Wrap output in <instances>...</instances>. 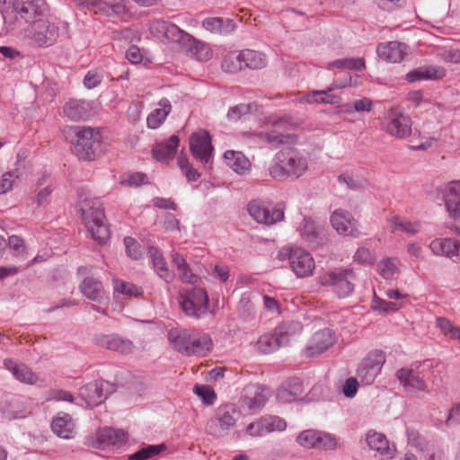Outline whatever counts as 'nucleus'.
Wrapping results in <instances>:
<instances>
[{"label":"nucleus","mask_w":460,"mask_h":460,"mask_svg":"<svg viewBox=\"0 0 460 460\" xmlns=\"http://www.w3.org/2000/svg\"><path fill=\"white\" fill-rule=\"evenodd\" d=\"M241 411L235 404L226 403L216 409L214 416L206 425L207 432L215 438H223L235 426Z\"/></svg>","instance_id":"obj_6"},{"label":"nucleus","mask_w":460,"mask_h":460,"mask_svg":"<svg viewBox=\"0 0 460 460\" xmlns=\"http://www.w3.org/2000/svg\"><path fill=\"white\" fill-rule=\"evenodd\" d=\"M66 134V137H74L71 143L74 153L79 159L91 161L95 158L102 139L98 129L91 127H71Z\"/></svg>","instance_id":"obj_4"},{"label":"nucleus","mask_w":460,"mask_h":460,"mask_svg":"<svg viewBox=\"0 0 460 460\" xmlns=\"http://www.w3.org/2000/svg\"><path fill=\"white\" fill-rule=\"evenodd\" d=\"M112 392V385L102 380L94 381L82 386L79 390V394L87 405L97 406Z\"/></svg>","instance_id":"obj_14"},{"label":"nucleus","mask_w":460,"mask_h":460,"mask_svg":"<svg viewBox=\"0 0 460 460\" xmlns=\"http://www.w3.org/2000/svg\"><path fill=\"white\" fill-rule=\"evenodd\" d=\"M150 253L154 269L158 276L161 279H164L166 282H170L172 280V276L169 273L167 263L161 252L156 248L151 247Z\"/></svg>","instance_id":"obj_40"},{"label":"nucleus","mask_w":460,"mask_h":460,"mask_svg":"<svg viewBox=\"0 0 460 460\" xmlns=\"http://www.w3.org/2000/svg\"><path fill=\"white\" fill-rule=\"evenodd\" d=\"M332 227L342 235L357 237L359 235L358 223L350 213L336 209L331 216Z\"/></svg>","instance_id":"obj_19"},{"label":"nucleus","mask_w":460,"mask_h":460,"mask_svg":"<svg viewBox=\"0 0 460 460\" xmlns=\"http://www.w3.org/2000/svg\"><path fill=\"white\" fill-rule=\"evenodd\" d=\"M338 181L341 184H345L348 189L352 190H361L366 186L367 183L365 179L348 173L340 174L338 176Z\"/></svg>","instance_id":"obj_48"},{"label":"nucleus","mask_w":460,"mask_h":460,"mask_svg":"<svg viewBox=\"0 0 460 460\" xmlns=\"http://www.w3.org/2000/svg\"><path fill=\"white\" fill-rule=\"evenodd\" d=\"M150 30L157 36H163L172 42L179 43L187 48L199 60H208L212 57V52L206 44L198 41L190 34L172 22L160 20L154 21L150 24Z\"/></svg>","instance_id":"obj_2"},{"label":"nucleus","mask_w":460,"mask_h":460,"mask_svg":"<svg viewBox=\"0 0 460 460\" xmlns=\"http://www.w3.org/2000/svg\"><path fill=\"white\" fill-rule=\"evenodd\" d=\"M445 204L451 218L456 219L460 217V198H445Z\"/></svg>","instance_id":"obj_58"},{"label":"nucleus","mask_w":460,"mask_h":460,"mask_svg":"<svg viewBox=\"0 0 460 460\" xmlns=\"http://www.w3.org/2000/svg\"><path fill=\"white\" fill-rule=\"evenodd\" d=\"M63 113L73 121L86 119L92 115L91 103L84 100L71 99L65 103Z\"/></svg>","instance_id":"obj_26"},{"label":"nucleus","mask_w":460,"mask_h":460,"mask_svg":"<svg viewBox=\"0 0 460 460\" xmlns=\"http://www.w3.org/2000/svg\"><path fill=\"white\" fill-rule=\"evenodd\" d=\"M83 221L92 237L99 243H105L110 238V231L104 223L103 208L98 199L81 201Z\"/></svg>","instance_id":"obj_5"},{"label":"nucleus","mask_w":460,"mask_h":460,"mask_svg":"<svg viewBox=\"0 0 460 460\" xmlns=\"http://www.w3.org/2000/svg\"><path fill=\"white\" fill-rule=\"evenodd\" d=\"M202 25L207 31L220 34H229L235 30V22L228 18H206L203 21Z\"/></svg>","instance_id":"obj_34"},{"label":"nucleus","mask_w":460,"mask_h":460,"mask_svg":"<svg viewBox=\"0 0 460 460\" xmlns=\"http://www.w3.org/2000/svg\"><path fill=\"white\" fill-rule=\"evenodd\" d=\"M168 339L177 351L187 356H206L213 346L208 334L195 330L172 329Z\"/></svg>","instance_id":"obj_3"},{"label":"nucleus","mask_w":460,"mask_h":460,"mask_svg":"<svg viewBox=\"0 0 460 460\" xmlns=\"http://www.w3.org/2000/svg\"><path fill=\"white\" fill-rule=\"evenodd\" d=\"M356 276L352 270L336 269L319 277L318 282L323 286H330L339 297H347L354 290Z\"/></svg>","instance_id":"obj_9"},{"label":"nucleus","mask_w":460,"mask_h":460,"mask_svg":"<svg viewBox=\"0 0 460 460\" xmlns=\"http://www.w3.org/2000/svg\"><path fill=\"white\" fill-rule=\"evenodd\" d=\"M389 222L393 231H402L411 235L418 234L420 229V223L411 222L400 217H392Z\"/></svg>","instance_id":"obj_42"},{"label":"nucleus","mask_w":460,"mask_h":460,"mask_svg":"<svg viewBox=\"0 0 460 460\" xmlns=\"http://www.w3.org/2000/svg\"><path fill=\"white\" fill-rule=\"evenodd\" d=\"M406 435H407V440L408 444L411 447H413L417 448L420 451H423L427 448V441L423 437L420 436L418 430H416L413 428L407 427L406 429Z\"/></svg>","instance_id":"obj_51"},{"label":"nucleus","mask_w":460,"mask_h":460,"mask_svg":"<svg viewBox=\"0 0 460 460\" xmlns=\"http://www.w3.org/2000/svg\"><path fill=\"white\" fill-rule=\"evenodd\" d=\"M46 10L45 0H15L13 4V11L28 23L40 19Z\"/></svg>","instance_id":"obj_18"},{"label":"nucleus","mask_w":460,"mask_h":460,"mask_svg":"<svg viewBox=\"0 0 460 460\" xmlns=\"http://www.w3.org/2000/svg\"><path fill=\"white\" fill-rule=\"evenodd\" d=\"M224 158L226 165L238 174H244L250 170L251 163L242 152L227 150Z\"/></svg>","instance_id":"obj_32"},{"label":"nucleus","mask_w":460,"mask_h":460,"mask_svg":"<svg viewBox=\"0 0 460 460\" xmlns=\"http://www.w3.org/2000/svg\"><path fill=\"white\" fill-rule=\"evenodd\" d=\"M4 366L17 380L21 382L33 385L38 380L37 376L30 367L23 364H17L12 358H5L4 360Z\"/></svg>","instance_id":"obj_30"},{"label":"nucleus","mask_w":460,"mask_h":460,"mask_svg":"<svg viewBox=\"0 0 460 460\" xmlns=\"http://www.w3.org/2000/svg\"><path fill=\"white\" fill-rule=\"evenodd\" d=\"M432 253L436 256L451 258L454 256L453 250L455 240L452 238H436L429 245Z\"/></svg>","instance_id":"obj_37"},{"label":"nucleus","mask_w":460,"mask_h":460,"mask_svg":"<svg viewBox=\"0 0 460 460\" xmlns=\"http://www.w3.org/2000/svg\"><path fill=\"white\" fill-rule=\"evenodd\" d=\"M460 422V405H454L450 411H448V416L445 421V424L447 428H451L456 426Z\"/></svg>","instance_id":"obj_61"},{"label":"nucleus","mask_w":460,"mask_h":460,"mask_svg":"<svg viewBox=\"0 0 460 460\" xmlns=\"http://www.w3.org/2000/svg\"><path fill=\"white\" fill-rule=\"evenodd\" d=\"M246 433L251 437H261L265 435L263 430V425L261 422V419H258L257 420L250 423L246 427Z\"/></svg>","instance_id":"obj_62"},{"label":"nucleus","mask_w":460,"mask_h":460,"mask_svg":"<svg viewBox=\"0 0 460 460\" xmlns=\"http://www.w3.org/2000/svg\"><path fill=\"white\" fill-rule=\"evenodd\" d=\"M271 127L278 130L284 131L285 133H289L290 130L296 127V124L294 123L290 118L283 117L273 120L271 122Z\"/></svg>","instance_id":"obj_59"},{"label":"nucleus","mask_w":460,"mask_h":460,"mask_svg":"<svg viewBox=\"0 0 460 460\" xmlns=\"http://www.w3.org/2000/svg\"><path fill=\"white\" fill-rule=\"evenodd\" d=\"M93 342L102 348L119 352L123 355L132 353L135 346L133 342L119 334H96Z\"/></svg>","instance_id":"obj_20"},{"label":"nucleus","mask_w":460,"mask_h":460,"mask_svg":"<svg viewBox=\"0 0 460 460\" xmlns=\"http://www.w3.org/2000/svg\"><path fill=\"white\" fill-rule=\"evenodd\" d=\"M86 439L87 445L97 449L119 448L127 443L128 434L123 429L104 427Z\"/></svg>","instance_id":"obj_12"},{"label":"nucleus","mask_w":460,"mask_h":460,"mask_svg":"<svg viewBox=\"0 0 460 460\" xmlns=\"http://www.w3.org/2000/svg\"><path fill=\"white\" fill-rule=\"evenodd\" d=\"M439 56L445 62L460 63V49H447L440 53Z\"/></svg>","instance_id":"obj_64"},{"label":"nucleus","mask_w":460,"mask_h":460,"mask_svg":"<svg viewBox=\"0 0 460 460\" xmlns=\"http://www.w3.org/2000/svg\"><path fill=\"white\" fill-rule=\"evenodd\" d=\"M408 46L400 41H387L377 45L378 57L389 63H399L407 55Z\"/></svg>","instance_id":"obj_21"},{"label":"nucleus","mask_w":460,"mask_h":460,"mask_svg":"<svg viewBox=\"0 0 460 460\" xmlns=\"http://www.w3.org/2000/svg\"><path fill=\"white\" fill-rule=\"evenodd\" d=\"M397 264L396 258H385L377 264L378 272L384 279H390L398 271Z\"/></svg>","instance_id":"obj_46"},{"label":"nucleus","mask_w":460,"mask_h":460,"mask_svg":"<svg viewBox=\"0 0 460 460\" xmlns=\"http://www.w3.org/2000/svg\"><path fill=\"white\" fill-rule=\"evenodd\" d=\"M374 310L380 311L385 314L394 313L399 309V305L394 302L385 301L381 298H375L373 300Z\"/></svg>","instance_id":"obj_54"},{"label":"nucleus","mask_w":460,"mask_h":460,"mask_svg":"<svg viewBox=\"0 0 460 460\" xmlns=\"http://www.w3.org/2000/svg\"><path fill=\"white\" fill-rule=\"evenodd\" d=\"M396 377L404 389L408 392H427L428 386L420 373L411 368H400L396 372Z\"/></svg>","instance_id":"obj_25"},{"label":"nucleus","mask_w":460,"mask_h":460,"mask_svg":"<svg viewBox=\"0 0 460 460\" xmlns=\"http://www.w3.org/2000/svg\"><path fill=\"white\" fill-rule=\"evenodd\" d=\"M222 68L227 73H236L243 69V60H241L240 53H232L226 56L222 61Z\"/></svg>","instance_id":"obj_47"},{"label":"nucleus","mask_w":460,"mask_h":460,"mask_svg":"<svg viewBox=\"0 0 460 460\" xmlns=\"http://www.w3.org/2000/svg\"><path fill=\"white\" fill-rule=\"evenodd\" d=\"M336 67L339 69H349L353 71H360L365 68V60L362 58H347L336 59L328 64V68Z\"/></svg>","instance_id":"obj_43"},{"label":"nucleus","mask_w":460,"mask_h":460,"mask_svg":"<svg viewBox=\"0 0 460 460\" xmlns=\"http://www.w3.org/2000/svg\"><path fill=\"white\" fill-rule=\"evenodd\" d=\"M358 388V382L354 377H349L345 381V384L342 387V392L344 395L348 398H353Z\"/></svg>","instance_id":"obj_60"},{"label":"nucleus","mask_w":460,"mask_h":460,"mask_svg":"<svg viewBox=\"0 0 460 460\" xmlns=\"http://www.w3.org/2000/svg\"><path fill=\"white\" fill-rule=\"evenodd\" d=\"M179 142V137L173 135L167 141L156 144L152 149L154 158L161 162L172 159L176 153Z\"/></svg>","instance_id":"obj_31"},{"label":"nucleus","mask_w":460,"mask_h":460,"mask_svg":"<svg viewBox=\"0 0 460 460\" xmlns=\"http://www.w3.org/2000/svg\"><path fill=\"white\" fill-rule=\"evenodd\" d=\"M354 261H358V263H371L373 261V256L371 252L365 248L360 247L357 250L355 255H354Z\"/></svg>","instance_id":"obj_63"},{"label":"nucleus","mask_w":460,"mask_h":460,"mask_svg":"<svg viewBox=\"0 0 460 460\" xmlns=\"http://www.w3.org/2000/svg\"><path fill=\"white\" fill-rule=\"evenodd\" d=\"M296 101L300 103L306 104H332V105H340L341 103V98L326 92V90H314L303 95L299 98H296Z\"/></svg>","instance_id":"obj_29"},{"label":"nucleus","mask_w":460,"mask_h":460,"mask_svg":"<svg viewBox=\"0 0 460 460\" xmlns=\"http://www.w3.org/2000/svg\"><path fill=\"white\" fill-rule=\"evenodd\" d=\"M190 148L192 155L203 164L210 162L213 146L211 137L208 131L199 130L193 133L190 137Z\"/></svg>","instance_id":"obj_16"},{"label":"nucleus","mask_w":460,"mask_h":460,"mask_svg":"<svg viewBox=\"0 0 460 460\" xmlns=\"http://www.w3.org/2000/svg\"><path fill=\"white\" fill-rule=\"evenodd\" d=\"M308 169V161L305 155L293 147L279 150L274 156L268 171L274 180L298 179Z\"/></svg>","instance_id":"obj_1"},{"label":"nucleus","mask_w":460,"mask_h":460,"mask_svg":"<svg viewBox=\"0 0 460 460\" xmlns=\"http://www.w3.org/2000/svg\"><path fill=\"white\" fill-rule=\"evenodd\" d=\"M80 290L85 297L98 304L102 305L109 302V296L102 281L97 279L85 278L80 285Z\"/></svg>","instance_id":"obj_24"},{"label":"nucleus","mask_w":460,"mask_h":460,"mask_svg":"<svg viewBox=\"0 0 460 460\" xmlns=\"http://www.w3.org/2000/svg\"><path fill=\"white\" fill-rule=\"evenodd\" d=\"M299 231L304 241L312 248L320 246L325 240L323 228L310 217H304Z\"/></svg>","instance_id":"obj_23"},{"label":"nucleus","mask_w":460,"mask_h":460,"mask_svg":"<svg viewBox=\"0 0 460 460\" xmlns=\"http://www.w3.org/2000/svg\"><path fill=\"white\" fill-rule=\"evenodd\" d=\"M296 442L307 448L333 449L336 447V439L328 433L308 429L301 432Z\"/></svg>","instance_id":"obj_15"},{"label":"nucleus","mask_w":460,"mask_h":460,"mask_svg":"<svg viewBox=\"0 0 460 460\" xmlns=\"http://www.w3.org/2000/svg\"><path fill=\"white\" fill-rule=\"evenodd\" d=\"M59 36L58 26L44 19H38L23 30V40L30 45L46 48L53 45Z\"/></svg>","instance_id":"obj_7"},{"label":"nucleus","mask_w":460,"mask_h":460,"mask_svg":"<svg viewBox=\"0 0 460 460\" xmlns=\"http://www.w3.org/2000/svg\"><path fill=\"white\" fill-rule=\"evenodd\" d=\"M103 79V75L96 71V70H89L84 78V85L87 89H93L100 85Z\"/></svg>","instance_id":"obj_57"},{"label":"nucleus","mask_w":460,"mask_h":460,"mask_svg":"<svg viewBox=\"0 0 460 460\" xmlns=\"http://www.w3.org/2000/svg\"><path fill=\"white\" fill-rule=\"evenodd\" d=\"M382 128L389 136L403 139L411 134V119L402 109L392 107L385 113Z\"/></svg>","instance_id":"obj_11"},{"label":"nucleus","mask_w":460,"mask_h":460,"mask_svg":"<svg viewBox=\"0 0 460 460\" xmlns=\"http://www.w3.org/2000/svg\"><path fill=\"white\" fill-rule=\"evenodd\" d=\"M124 243L126 246L127 254L130 258H132L134 260H137L141 257L142 252H141L140 245L137 243V242L134 238L129 237V236L125 237Z\"/></svg>","instance_id":"obj_56"},{"label":"nucleus","mask_w":460,"mask_h":460,"mask_svg":"<svg viewBox=\"0 0 460 460\" xmlns=\"http://www.w3.org/2000/svg\"><path fill=\"white\" fill-rule=\"evenodd\" d=\"M335 341V333L331 329L324 328L312 336L304 353L307 358L318 356L332 347Z\"/></svg>","instance_id":"obj_17"},{"label":"nucleus","mask_w":460,"mask_h":460,"mask_svg":"<svg viewBox=\"0 0 460 460\" xmlns=\"http://www.w3.org/2000/svg\"><path fill=\"white\" fill-rule=\"evenodd\" d=\"M180 304L184 314L190 317L199 319L208 310V296L203 288H193L181 292Z\"/></svg>","instance_id":"obj_10"},{"label":"nucleus","mask_w":460,"mask_h":460,"mask_svg":"<svg viewBox=\"0 0 460 460\" xmlns=\"http://www.w3.org/2000/svg\"><path fill=\"white\" fill-rule=\"evenodd\" d=\"M195 394L207 404H213L216 400V394L212 388L208 385H195Z\"/></svg>","instance_id":"obj_53"},{"label":"nucleus","mask_w":460,"mask_h":460,"mask_svg":"<svg viewBox=\"0 0 460 460\" xmlns=\"http://www.w3.org/2000/svg\"><path fill=\"white\" fill-rule=\"evenodd\" d=\"M261 419L265 435L274 431H283L287 428L286 421L279 416L266 415Z\"/></svg>","instance_id":"obj_45"},{"label":"nucleus","mask_w":460,"mask_h":460,"mask_svg":"<svg viewBox=\"0 0 460 460\" xmlns=\"http://www.w3.org/2000/svg\"><path fill=\"white\" fill-rule=\"evenodd\" d=\"M291 336L290 325L282 324L278 326L273 333L261 335L257 341V349L263 354L272 353L281 346L289 342Z\"/></svg>","instance_id":"obj_13"},{"label":"nucleus","mask_w":460,"mask_h":460,"mask_svg":"<svg viewBox=\"0 0 460 460\" xmlns=\"http://www.w3.org/2000/svg\"><path fill=\"white\" fill-rule=\"evenodd\" d=\"M270 390L259 385H249L244 388L243 404L251 411L261 409L268 401Z\"/></svg>","instance_id":"obj_22"},{"label":"nucleus","mask_w":460,"mask_h":460,"mask_svg":"<svg viewBox=\"0 0 460 460\" xmlns=\"http://www.w3.org/2000/svg\"><path fill=\"white\" fill-rule=\"evenodd\" d=\"M362 362L381 372L382 367L385 362V354L382 350H373Z\"/></svg>","instance_id":"obj_52"},{"label":"nucleus","mask_w":460,"mask_h":460,"mask_svg":"<svg viewBox=\"0 0 460 460\" xmlns=\"http://www.w3.org/2000/svg\"><path fill=\"white\" fill-rule=\"evenodd\" d=\"M367 443L373 450L385 453L388 451V440L385 436L375 431H369L367 434Z\"/></svg>","instance_id":"obj_44"},{"label":"nucleus","mask_w":460,"mask_h":460,"mask_svg":"<svg viewBox=\"0 0 460 460\" xmlns=\"http://www.w3.org/2000/svg\"><path fill=\"white\" fill-rule=\"evenodd\" d=\"M303 393L302 384L296 379H289L277 392V399L280 402H290L295 401Z\"/></svg>","instance_id":"obj_33"},{"label":"nucleus","mask_w":460,"mask_h":460,"mask_svg":"<svg viewBox=\"0 0 460 460\" xmlns=\"http://www.w3.org/2000/svg\"><path fill=\"white\" fill-rule=\"evenodd\" d=\"M261 137L273 146L289 143L293 140L291 134L278 130L273 127L270 129L261 132Z\"/></svg>","instance_id":"obj_41"},{"label":"nucleus","mask_w":460,"mask_h":460,"mask_svg":"<svg viewBox=\"0 0 460 460\" xmlns=\"http://www.w3.org/2000/svg\"><path fill=\"white\" fill-rule=\"evenodd\" d=\"M379 373L380 372L362 362L358 369L357 376L363 385H368L375 381Z\"/></svg>","instance_id":"obj_50"},{"label":"nucleus","mask_w":460,"mask_h":460,"mask_svg":"<svg viewBox=\"0 0 460 460\" xmlns=\"http://www.w3.org/2000/svg\"><path fill=\"white\" fill-rule=\"evenodd\" d=\"M52 431L61 438L70 439L75 437V426L72 417L66 412H59L51 422Z\"/></svg>","instance_id":"obj_28"},{"label":"nucleus","mask_w":460,"mask_h":460,"mask_svg":"<svg viewBox=\"0 0 460 460\" xmlns=\"http://www.w3.org/2000/svg\"><path fill=\"white\" fill-rule=\"evenodd\" d=\"M266 206L258 200H252L247 205V211L249 215L259 224H264L266 226H273V217H267L265 214Z\"/></svg>","instance_id":"obj_39"},{"label":"nucleus","mask_w":460,"mask_h":460,"mask_svg":"<svg viewBox=\"0 0 460 460\" xmlns=\"http://www.w3.org/2000/svg\"><path fill=\"white\" fill-rule=\"evenodd\" d=\"M159 107L153 111L146 119V123L150 128H157L165 120L171 112V102L167 99H162L159 102Z\"/></svg>","instance_id":"obj_35"},{"label":"nucleus","mask_w":460,"mask_h":460,"mask_svg":"<svg viewBox=\"0 0 460 460\" xmlns=\"http://www.w3.org/2000/svg\"><path fill=\"white\" fill-rule=\"evenodd\" d=\"M280 260H288L291 270L297 278H307L313 275L315 262L313 256L299 247H286L279 251Z\"/></svg>","instance_id":"obj_8"},{"label":"nucleus","mask_w":460,"mask_h":460,"mask_svg":"<svg viewBox=\"0 0 460 460\" xmlns=\"http://www.w3.org/2000/svg\"><path fill=\"white\" fill-rule=\"evenodd\" d=\"M172 262L176 266L179 276L182 281L191 284H194L198 281V276L191 272L185 259L182 258L179 253H172Z\"/></svg>","instance_id":"obj_38"},{"label":"nucleus","mask_w":460,"mask_h":460,"mask_svg":"<svg viewBox=\"0 0 460 460\" xmlns=\"http://www.w3.org/2000/svg\"><path fill=\"white\" fill-rule=\"evenodd\" d=\"M240 58L243 60V68L261 69L267 64L264 54L252 49L242 50Z\"/></svg>","instance_id":"obj_36"},{"label":"nucleus","mask_w":460,"mask_h":460,"mask_svg":"<svg viewBox=\"0 0 460 460\" xmlns=\"http://www.w3.org/2000/svg\"><path fill=\"white\" fill-rule=\"evenodd\" d=\"M114 291L128 297L139 296L142 295V288L125 281L117 280L114 285Z\"/></svg>","instance_id":"obj_49"},{"label":"nucleus","mask_w":460,"mask_h":460,"mask_svg":"<svg viewBox=\"0 0 460 460\" xmlns=\"http://www.w3.org/2000/svg\"><path fill=\"white\" fill-rule=\"evenodd\" d=\"M251 104L241 103L229 109L227 118L231 120H238L243 116L251 112Z\"/></svg>","instance_id":"obj_55"},{"label":"nucleus","mask_w":460,"mask_h":460,"mask_svg":"<svg viewBox=\"0 0 460 460\" xmlns=\"http://www.w3.org/2000/svg\"><path fill=\"white\" fill-rule=\"evenodd\" d=\"M446 75V70L438 66H423L411 70L405 75V80L414 83L421 80H438Z\"/></svg>","instance_id":"obj_27"}]
</instances>
